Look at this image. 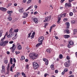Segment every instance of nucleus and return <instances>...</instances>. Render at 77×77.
<instances>
[{"mask_svg":"<svg viewBox=\"0 0 77 77\" xmlns=\"http://www.w3.org/2000/svg\"><path fill=\"white\" fill-rule=\"evenodd\" d=\"M8 35V32H6V34L4 36V38L3 39H1V41L0 43V45H1V46H5L6 44H8V42H9L8 41H4V39H5V36H7Z\"/></svg>","mask_w":77,"mask_h":77,"instance_id":"nucleus-1","label":"nucleus"},{"mask_svg":"<svg viewBox=\"0 0 77 77\" xmlns=\"http://www.w3.org/2000/svg\"><path fill=\"white\" fill-rule=\"evenodd\" d=\"M30 57H32V59L33 60L35 59H37L38 54L35 53H31L29 55Z\"/></svg>","mask_w":77,"mask_h":77,"instance_id":"nucleus-2","label":"nucleus"},{"mask_svg":"<svg viewBox=\"0 0 77 77\" xmlns=\"http://www.w3.org/2000/svg\"><path fill=\"white\" fill-rule=\"evenodd\" d=\"M16 45L15 44H13L12 47L10 48V50H11L12 53H14L15 50L16 49Z\"/></svg>","mask_w":77,"mask_h":77,"instance_id":"nucleus-3","label":"nucleus"},{"mask_svg":"<svg viewBox=\"0 0 77 77\" xmlns=\"http://www.w3.org/2000/svg\"><path fill=\"white\" fill-rule=\"evenodd\" d=\"M44 39V37L43 36H41L38 38V41L40 43H41V42H42Z\"/></svg>","mask_w":77,"mask_h":77,"instance_id":"nucleus-4","label":"nucleus"},{"mask_svg":"<svg viewBox=\"0 0 77 77\" xmlns=\"http://www.w3.org/2000/svg\"><path fill=\"white\" fill-rule=\"evenodd\" d=\"M16 46L17 47V48L18 50H21V49H22L21 45H20V43H17L16 45Z\"/></svg>","mask_w":77,"mask_h":77,"instance_id":"nucleus-5","label":"nucleus"},{"mask_svg":"<svg viewBox=\"0 0 77 77\" xmlns=\"http://www.w3.org/2000/svg\"><path fill=\"white\" fill-rule=\"evenodd\" d=\"M71 2H69L68 3H66L65 5V7H66V8L67 6H68L69 8H70L71 7V3H70Z\"/></svg>","mask_w":77,"mask_h":77,"instance_id":"nucleus-6","label":"nucleus"},{"mask_svg":"<svg viewBox=\"0 0 77 77\" xmlns=\"http://www.w3.org/2000/svg\"><path fill=\"white\" fill-rule=\"evenodd\" d=\"M32 21H34L35 23L36 24H37L38 22V20H37V18H36L32 17Z\"/></svg>","mask_w":77,"mask_h":77,"instance_id":"nucleus-7","label":"nucleus"},{"mask_svg":"<svg viewBox=\"0 0 77 77\" xmlns=\"http://www.w3.org/2000/svg\"><path fill=\"white\" fill-rule=\"evenodd\" d=\"M5 66L2 65V70L1 71V72L2 73H5Z\"/></svg>","mask_w":77,"mask_h":77,"instance_id":"nucleus-8","label":"nucleus"},{"mask_svg":"<svg viewBox=\"0 0 77 77\" xmlns=\"http://www.w3.org/2000/svg\"><path fill=\"white\" fill-rule=\"evenodd\" d=\"M64 66L65 67H69V63L68 62H66L65 63Z\"/></svg>","mask_w":77,"mask_h":77,"instance_id":"nucleus-9","label":"nucleus"},{"mask_svg":"<svg viewBox=\"0 0 77 77\" xmlns=\"http://www.w3.org/2000/svg\"><path fill=\"white\" fill-rule=\"evenodd\" d=\"M23 14V18H26V17H27L28 16V14L25 12H24Z\"/></svg>","mask_w":77,"mask_h":77,"instance_id":"nucleus-10","label":"nucleus"},{"mask_svg":"<svg viewBox=\"0 0 77 77\" xmlns=\"http://www.w3.org/2000/svg\"><path fill=\"white\" fill-rule=\"evenodd\" d=\"M51 19V17H46L45 18V20L46 21H49Z\"/></svg>","mask_w":77,"mask_h":77,"instance_id":"nucleus-11","label":"nucleus"},{"mask_svg":"<svg viewBox=\"0 0 77 77\" xmlns=\"http://www.w3.org/2000/svg\"><path fill=\"white\" fill-rule=\"evenodd\" d=\"M69 44L70 45H74V42L73 41L70 40L69 41Z\"/></svg>","mask_w":77,"mask_h":77,"instance_id":"nucleus-12","label":"nucleus"},{"mask_svg":"<svg viewBox=\"0 0 77 77\" xmlns=\"http://www.w3.org/2000/svg\"><path fill=\"white\" fill-rule=\"evenodd\" d=\"M0 10H1L2 11L5 12L6 11V9L3 7H1L0 8Z\"/></svg>","mask_w":77,"mask_h":77,"instance_id":"nucleus-13","label":"nucleus"},{"mask_svg":"<svg viewBox=\"0 0 77 77\" xmlns=\"http://www.w3.org/2000/svg\"><path fill=\"white\" fill-rule=\"evenodd\" d=\"M39 65L36 64V65H35V66H34V69H38V68H39Z\"/></svg>","mask_w":77,"mask_h":77,"instance_id":"nucleus-14","label":"nucleus"},{"mask_svg":"<svg viewBox=\"0 0 77 77\" xmlns=\"http://www.w3.org/2000/svg\"><path fill=\"white\" fill-rule=\"evenodd\" d=\"M65 24L67 26V28L69 29V22H66L65 23Z\"/></svg>","mask_w":77,"mask_h":77,"instance_id":"nucleus-15","label":"nucleus"},{"mask_svg":"<svg viewBox=\"0 0 77 77\" xmlns=\"http://www.w3.org/2000/svg\"><path fill=\"white\" fill-rule=\"evenodd\" d=\"M35 32H34L32 33V35L30 37L31 38V39H32V38H33L35 37Z\"/></svg>","mask_w":77,"mask_h":77,"instance_id":"nucleus-16","label":"nucleus"},{"mask_svg":"<svg viewBox=\"0 0 77 77\" xmlns=\"http://www.w3.org/2000/svg\"><path fill=\"white\" fill-rule=\"evenodd\" d=\"M9 33L10 34H13L14 33V31H12V28H11L9 31Z\"/></svg>","mask_w":77,"mask_h":77,"instance_id":"nucleus-17","label":"nucleus"},{"mask_svg":"<svg viewBox=\"0 0 77 77\" xmlns=\"http://www.w3.org/2000/svg\"><path fill=\"white\" fill-rule=\"evenodd\" d=\"M19 12L20 13H23L24 12V10H23V8H22L21 9H20L19 10Z\"/></svg>","mask_w":77,"mask_h":77,"instance_id":"nucleus-18","label":"nucleus"},{"mask_svg":"<svg viewBox=\"0 0 77 77\" xmlns=\"http://www.w3.org/2000/svg\"><path fill=\"white\" fill-rule=\"evenodd\" d=\"M66 13H63V14H61L60 16L61 17H62V18H63V17H65V16H66Z\"/></svg>","mask_w":77,"mask_h":77,"instance_id":"nucleus-19","label":"nucleus"},{"mask_svg":"<svg viewBox=\"0 0 77 77\" xmlns=\"http://www.w3.org/2000/svg\"><path fill=\"white\" fill-rule=\"evenodd\" d=\"M70 36L69 35H64V38H69Z\"/></svg>","mask_w":77,"mask_h":77,"instance_id":"nucleus-20","label":"nucleus"},{"mask_svg":"<svg viewBox=\"0 0 77 77\" xmlns=\"http://www.w3.org/2000/svg\"><path fill=\"white\" fill-rule=\"evenodd\" d=\"M42 44V42H41V43H39L36 45V47L37 48L38 47H39V46L40 45H41Z\"/></svg>","mask_w":77,"mask_h":77,"instance_id":"nucleus-21","label":"nucleus"},{"mask_svg":"<svg viewBox=\"0 0 77 77\" xmlns=\"http://www.w3.org/2000/svg\"><path fill=\"white\" fill-rule=\"evenodd\" d=\"M12 34H9L8 36H7L8 38H12Z\"/></svg>","mask_w":77,"mask_h":77,"instance_id":"nucleus-22","label":"nucleus"},{"mask_svg":"<svg viewBox=\"0 0 77 77\" xmlns=\"http://www.w3.org/2000/svg\"><path fill=\"white\" fill-rule=\"evenodd\" d=\"M51 68L52 70H54V65H53V64L51 65Z\"/></svg>","mask_w":77,"mask_h":77,"instance_id":"nucleus-23","label":"nucleus"},{"mask_svg":"<svg viewBox=\"0 0 77 77\" xmlns=\"http://www.w3.org/2000/svg\"><path fill=\"white\" fill-rule=\"evenodd\" d=\"M32 64L33 66H35V65H38V64L36 62H34Z\"/></svg>","mask_w":77,"mask_h":77,"instance_id":"nucleus-24","label":"nucleus"},{"mask_svg":"<svg viewBox=\"0 0 77 77\" xmlns=\"http://www.w3.org/2000/svg\"><path fill=\"white\" fill-rule=\"evenodd\" d=\"M46 51H47V52H48V53H50V52H51V50L50 49H47L46 50Z\"/></svg>","mask_w":77,"mask_h":77,"instance_id":"nucleus-25","label":"nucleus"},{"mask_svg":"<svg viewBox=\"0 0 77 77\" xmlns=\"http://www.w3.org/2000/svg\"><path fill=\"white\" fill-rule=\"evenodd\" d=\"M65 32L67 34H69V31L68 29H66L65 30Z\"/></svg>","mask_w":77,"mask_h":77,"instance_id":"nucleus-26","label":"nucleus"},{"mask_svg":"<svg viewBox=\"0 0 77 77\" xmlns=\"http://www.w3.org/2000/svg\"><path fill=\"white\" fill-rule=\"evenodd\" d=\"M4 62L6 64V63H8V60H7V59H5V60H4Z\"/></svg>","mask_w":77,"mask_h":77,"instance_id":"nucleus-27","label":"nucleus"},{"mask_svg":"<svg viewBox=\"0 0 77 77\" xmlns=\"http://www.w3.org/2000/svg\"><path fill=\"white\" fill-rule=\"evenodd\" d=\"M59 58L60 59H62L63 58V55L61 54H60L59 55Z\"/></svg>","mask_w":77,"mask_h":77,"instance_id":"nucleus-28","label":"nucleus"},{"mask_svg":"<svg viewBox=\"0 0 77 77\" xmlns=\"http://www.w3.org/2000/svg\"><path fill=\"white\" fill-rule=\"evenodd\" d=\"M10 60V63H11V64L12 65V64H13L12 62H13V59H12V58H11Z\"/></svg>","mask_w":77,"mask_h":77,"instance_id":"nucleus-29","label":"nucleus"},{"mask_svg":"<svg viewBox=\"0 0 77 77\" xmlns=\"http://www.w3.org/2000/svg\"><path fill=\"white\" fill-rule=\"evenodd\" d=\"M58 20L57 21V23L58 24H59V23H60L59 22V21H60V20H61V18L60 17H59L58 19Z\"/></svg>","mask_w":77,"mask_h":77,"instance_id":"nucleus-30","label":"nucleus"},{"mask_svg":"<svg viewBox=\"0 0 77 77\" xmlns=\"http://www.w3.org/2000/svg\"><path fill=\"white\" fill-rule=\"evenodd\" d=\"M2 33H3V31L1 30L0 31V37L2 36Z\"/></svg>","mask_w":77,"mask_h":77,"instance_id":"nucleus-31","label":"nucleus"},{"mask_svg":"<svg viewBox=\"0 0 77 77\" xmlns=\"http://www.w3.org/2000/svg\"><path fill=\"white\" fill-rule=\"evenodd\" d=\"M71 22V24H75V21L74 20H72Z\"/></svg>","mask_w":77,"mask_h":77,"instance_id":"nucleus-32","label":"nucleus"},{"mask_svg":"<svg viewBox=\"0 0 77 77\" xmlns=\"http://www.w3.org/2000/svg\"><path fill=\"white\" fill-rule=\"evenodd\" d=\"M43 60L44 62H46L47 61H48V60L47 59L45 58H43Z\"/></svg>","mask_w":77,"mask_h":77,"instance_id":"nucleus-33","label":"nucleus"},{"mask_svg":"<svg viewBox=\"0 0 77 77\" xmlns=\"http://www.w3.org/2000/svg\"><path fill=\"white\" fill-rule=\"evenodd\" d=\"M13 11H8L7 13L8 14H12V13Z\"/></svg>","mask_w":77,"mask_h":77,"instance_id":"nucleus-34","label":"nucleus"},{"mask_svg":"<svg viewBox=\"0 0 77 77\" xmlns=\"http://www.w3.org/2000/svg\"><path fill=\"white\" fill-rule=\"evenodd\" d=\"M14 32H15V33H17V32H18V29H15L14 30Z\"/></svg>","mask_w":77,"mask_h":77,"instance_id":"nucleus-35","label":"nucleus"},{"mask_svg":"<svg viewBox=\"0 0 77 77\" xmlns=\"http://www.w3.org/2000/svg\"><path fill=\"white\" fill-rule=\"evenodd\" d=\"M21 58L22 60H24L25 59V57H24V56H21Z\"/></svg>","mask_w":77,"mask_h":77,"instance_id":"nucleus-36","label":"nucleus"},{"mask_svg":"<svg viewBox=\"0 0 77 77\" xmlns=\"http://www.w3.org/2000/svg\"><path fill=\"white\" fill-rule=\"evenodd\" d=\"M64 72H67V71H68V69L67 68L64 69Z\"/></svg>","mask_w":77,"mask_h":77,"instance_id":"nucleus-37","label":"nucleus"},{"mask_svg":"<svg viewBox=\"0 0 77 77\" xmlns=\"http://www.w3.org/2000/svg\"><path fill=\"white\" fill-rule=\"evenodd\" d=\"M32 7H33V6H30L28 8V10H30V9H32Z\"/></svg>","mask_w":77,"mask_h":77,"instance_id":"nucleus-38","label":"nucleus"},{"mask_svg":"<svg viewBox=\"0 0 77 77\" xmlns=\"http://www.w3.org/2000/svg\"><path fill=\"white\" fill-rule=\"evenodd\" d=\"M69 15L70 16H72V15H73V13L72 12H71L69 14Z\"/></svg>","mask_w":77,"mask_h":77,"instance_id":"nucleus-39","label":"nucleus"},{"mask_svg":"<svg viewBox=\"0 0 77 77\" xmlns=\"http://www.w3.org/2000/svg\"><path fill=\"white\" fill-rule=\"evenodd\" d=\"M17 38V37L14 36L13 38H12V39H13V40H14V39H16Z\"/></svg>","mask_w":77,"mask_h":77,"instance_id":"nucleus-40","label":"nucleus"},{"mask_svg":"<svg viewBox=\"0 0 77 77\" xmlns=\"http://www.w3.org/2000/svg\"><path fill=\"white\" fill-rule=\"evenodd\" d=\"M45 65H48V61H46V62H45Z\"/></svg>","mask_w":77,"mask_h":77,"instance_id":"nucleus-41","label":"nucleus"},{"mask_svg":"<svg viewBox=\"0 0 77 77\" xmlns=\"http://www.w3.org/2000/svg\"><path fill=\"white\" fill-rule=\"evenodd\" d=\"M20 75V73L19 72H17L16 73V75L17 76H19V75Z\"/></svg>","mask_w":77,"mask_h":77,"instance_id":"nucleus-42","label":"nucleus"},{"mask_svg":"<svg viewBox=\"0 0 77 77\" xmlns=\"http://www.w3.org/2000/svg\"><path fill=\"white\" fill-rule=\"evenodd\" d=\"M68 20V19L66 18H65L63 19V21H66L67 20Z\"/></svg>","mask_w":77,"mask_h":77,"instance_id":"nucleus-43","label":"nucleus"},{"mask_svg":"<svg viewBox=\"0 0 77 77\" xmlns=\"http://www.w3.org/2000/svg\"><path fill=\"white\" fill-rule=\"evenodd\" d=\"M31 34H32V32H30L28 34V38H30V36Z\"/></svg>","mask_w":77,"mask_h":77,"instance_id":"nucleus-44","label":"nucleus"},{"mask_svg":"<svg viewBox=\"0 0 77 77\" xmlns=\"http://www.w3.org/2000/svg\"><path fill=\"white\" fill-rule=\"evenodd\" d=\"M15 53L16 54H19L20 53V51H16L15 52Z\"/></svg>","mask_w":77,"mask_h":77,"instance_id":"nucleus-45","label":"nucleus"},{"mask_svg":"<svg viewBox=\"0 0 77 77\" xmlns=\"http://www.w3.org/2000/svg\"><path fill=\"white\" fill-rule=\"evenodd\" d=\"M29 66L28 65H26V69H28V68H29Z\"/></svg>","mask_w":77,"mask_h":77,"instance_id":"nucleus-46","label":"nucleus"},{"mask_svg":"<svg viewBox=\"0 0 77 77\" xmlns=\"http://www.w3.org/2000/svg\"><path fill=\"white\" fill-rule=\"evenodd\" d=\"M32 2V0H29L27 2V3H28V4H29V3H30V2Z\"/></svg>","mask_w":77,"mask_h":77,"instance_id":"nucleus-47","label":"nucleus"},{"mask_svg":"<svg viewBox=\"0 0 77 77\" xmlns=\"http://www.w3.org/2000/svg\"><path fill=\"white\" fill-rule=\"evenodd\" d=\"M69 74H72V71H70L69 72Z\"/></svg>","mask_w":77,"mask_h":77,"instance_id":"nucleus-48","label":"nucleus"},{"mask_svg":"<svg viewBox=\"0 0 77 77\" xmlns=\"http://www.w3.org/2000/svg\"><path fill=\"white\" fill-rule=\"evenodd\" d=\"M34 15H36V14H38V12L37 11L35 12L34 13Z\"/></svg>","mask_w":77,"mask_h":77,"instance_id":"nucleus-49","label":"nucleus"},{"mask_svg":"<svg viewBox=\"0 0 77 77\" xmlns=\"http://www.w3.org/2000/svg\"><path fill=\"white\" fill-rule=\"evenodd\" d=\"M45 26L44 27L45 28V27H46V26H48V23H45Z\"/></svg>","mask_w":77,"mask_h":77,"instance_id":"nucleus-50","label":"nucleus"},{"mask_svg":"<svg viewBox=\"0 0 77 77\" xmlns=\"http://www.w3.org/2000/svg\"><path fill=\"white\" fill-rule=\"evenodd\" d=\"M8 20L9 21H11V20H12V18L11 17H9L8 18Z\"/></svg>","mask_w":77,"mask_h":77,"instance_id":"nucleus-51","label":"nucleus"},{"mask_svg":"<svg viewBox=\"0 0 77 77\" xmlns=\"http://www.w3.org/2000/svg\"><path fill=\"white\" fill-rule=\"evenodd\" d=\"M10 71H11L12 72H13V71L12 70V67L11 66V67L10 68Z\"/></svg>","mask_w":77,"mask_h":77,"instance_id":"nucleus-52","label":"nucleus"},{"mask_svg":"<svg viewBox=\"0 0 77 77\" xmlns=\"http://www.w3.org/2000/svg\"><path fill=\"white\" fill-rule=\"evenodd\" d=\"M48 75V74H47V73H45L44 75V76L46 77L47 75Z\"/></svg>","mask_w":77,"mask_h":77,"instance_id":"nucleus-53","label":"nucleus"},{"mask_svg":"<svg viewBox=\"0 0 77 77\" xmlns=\"http://www.w3.org/2000/svg\"><path fill=\"white\" fill-rule=\"evenodd\" d=\"M22 75H23L24 76L26 75V74H25V73H24V72H22Z\"/></svg>","mask_w":77,"mask_h":77,"instance_id":"nucleus-54","label":"nucleus"},{"mask_svg":"<svg viewBox=\"0 0 77 77\" xmlns=\"http://www.w3.org/2000/svg\"><path fill=\"white\" fill-rule=\"evenodd\" d=\"M13 60L14 63H15V62H16V60H15V59L14 58H13Z\"/></svg>","mask_w":77,"mask_h":77,"instance_id":"nucleus-55","label":"nucleus"},{"mask_svg":"<svg viewBox=\"0 0 77 77\" xmlns=\"http://www.w3.org/2000/svg\"><path fill=\"white\" fill-rule=\"evenodd\" d=\"M55 73H58V70H56L55 71Z\"/></svg>","mask_w":77,"mask_h":77,"instance_id":"nucleus-56","label":"nucleus"},{"mask_svg":"<svg viewBox=\"0 0 77 77\" xmlns=\"http://www.w3.org/2000/svg\"><path fill=\"white\" fill-rule=\"evenodd\" d=\"M14 42L13 41H10L9 42V44H12Z\"/></svg>","mask_w":77,"mask_h":77,"instance_id":"nucleus-57","label":"nucleus"},{"mask_svg":"<svg viewBox=\"0 0 77 77\" xmlns=\"http://www.w3.org/2000/svg\"><path fill=\"white\" fill-rule=\"evenodd\" d=\"M34 7L35 9H37V8H38V6L35 5Z\"/></svg>","mask_w":77,"mask_h":77,"instance_id":"nucleus-58","label":"nucleus"},{"mask_svg":"<svg viewBox=\"0 0 77 77\" xmlns=\"http://www.w3.org/2000/svg\"><path fill=\"white\" fill-rule=\"evenodd\" d=\"M12 5V3H9V4L8 5V6H11V5Z\"/></svg>","mask_w":77,"mask_h":77,"instance_id":"nucleus-59","label":"nucleus"},{"mask_svg":"<svg viewBox=\"0 0 77 77\" xmlns=\"http://www.w3.org/2000/svg\"><path fill=\"white\" fill-rule=\"evenodd\" d=\"M67 59H68V60H69V57L68 56H67L66 57Z\"/></svg>","mask_w":77,"mask_h":77,"instance_id":"nucleus-60","label":"nucleus"},{"mask_svg":"<svg viewBox=\"0 0 77 77\" xmlns=\"http://www.w3.org/2000/svg\"><path fill=\"white\" fill-rule=\"evenodd\" d=\"M65 0H61V1H60V2L62 3H63V2H64V1H65Z\"/></svg>","mask_w":77,"mask_h":77,"instance_id":"nucleus-61","label":"nucleus"},{"mask_svg":"<svg viewBox=\"0 0 77 77\" xmlns=\"http://www.w3.org/2000/svg\"><path fill=\"white\" fill-rule=\"evenodd\" d=\"M9 64H8V65L7 69H9Z\"/></svg>","mask_w":77,"mask_h":77,"instance_id":"nucleus-62","label":"nucleus"},{"mask_svg":"<svg viewBox=\"0 0 77 77\" xmlns=\"http://www.w3.org/2000/svg\"><path fill=\"white\" fill-rule=\"evenodd\" d=\"M26 0H23V2L24 3H26Z\"/></svg>","mask_w":77,"mask_h":77,"instance_id":"nucleus-63","label":"nucleus"},{"mask_svg":"<svg viewBox=\"0 0 77 77\" xmlns=\"http://www.w3.org/2000/svg\"><path fill=\"white\" fill-rule=\"evenodd\" d=\"M69 77H74V76L72 75H71L70 76H69Z\"/></svg>","mask_w":77,"mask_h":77,"instance_id":"nucleus-64","label":"nucleus"}]
</instances>
